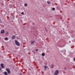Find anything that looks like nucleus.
Returning a JSON list of instances; mask_svg holds the SVG:
<instances>
[{
    "label": "nucleus",
    "mask_w": 75,
    "mask_h": 75,
    "mask_svg": "<svg viewBox=\"0 0 75 75\" xmlns=\"http://www.w3.org/2000/svg\"><path fill=\"white\" fill-rule=\"evenodd\" d=\"M15 44L17 46H20V43L17 41V40H16L15 41Z\"/></svg>",
    "instance_id": "f257e3e1"
},
{
    "label": "nucleus",
    "mask_w": 75,
    "mask_h": 75,
    "mask_svg": "<svg viewBox=\"0 0 75 75\" xmlns=\"http://www.w3.org/2000/svg\"><path fill=\"white\" fill-rule=\"evenodd\" d=\"M58 74H59V71L58 70H56L55 73L54 74V75H58Z\"/></svg>",
    "instance_id": "f03ea898"
},
{
    "label": "nucleus",
    "mask_w": 75,
    "mask_h": 75,
    "mask_svg": "<svg viewBox=\"0 0 75 75\" xmlns=\"http://www.w3.org/2000/svg\"><path fill=\"white\" fill-rule=\"evenodd\" d=\"M6 70L7 71L8 73L9 74H10V70L9 68H7Z\"/></svg>",
    "instance_id": "7ed1b4c3"
},
{
    "label": "nucleus",
    "mask_w": 75,
    "mask_h": 75,
    "mask_svg": "<svg viewBox=\"0 0 75 75\" xmlns=\"http://www.w3.org/2000/svg\"><path fill=\"white\" fill-rule=\"evenodd\" d=\"M11 38H12V40H14V39L15 38V35H13L12 36Z\"/></svg>",
    "instance_id": "20e7f679"
},
{
    "label": "nucleus",
    "mask_w": 75,
    "mask_h": 75,
    "mask_svg": "<svg viewBox=\"0 0 75 75\" xmlns=\"http://www.w3.org/2000/svg\"><path fill=\"white\" fill-rule=\"evenodd\" d=\"M1 34L2 33H4V30H2L1 31Z\"/></svg>",
    "instance_id": "39448f33"
},
{
    "label": "nucleus",
    "mask_w": 75,
    "mask_h": 75,
    "mask_svg": "<svg viewBox=\"0 0 75 75\" xmlns=\"http://www.w3.org/2000/svg\"><path fill=\"white\" fill-rule=\"evenodd\" d=\"M35 42V41L33 40L31 42V44H33Z\"/></svg>",
    "instance_id": "423d86ee"
},
{
    "label": "nucleus",
    "mask_w": 75,
    "mask_h": 75,
    "mask_svg": "<svg viewBox=\"0 0 75 75\" xmlns=\"http://www.w3.org/2000/svg\"><path fill=\"white\" fill-rule=\"evenodd\" d=\"M47 68V66L45 65L44 67V68H45V70L46 71L47 70V69H46V68Z\"/></svg>",
    "instance_id": "0eeeda50"
},
{
    "label": "nucleus",
    "mask_w": 75,
    "mask_h": 75,
    "mask_svg": "<svg viewBox=\"0 0 75 75\" xmlns=\"http://www.w3.org/2000/svg\"><path fill=\"white\" fill-rule=\"evenodd\" d=\"M1 68H4V65L3 64V63L1 64Z\"/></svg>",
    "instance_id": "6e6552de"
},
{
    "label": "nucleus",
    "mask_w": 75,
    "mask_h": 75,
    "mask_svg": "<svg viewBox=\"0 0 75 75\" xmlns=\"http://www.w3.org/2000/svg\"><path fill=\"white\" fill-rule=\"evenodd\" d=\"M61 52H65V50H63L61 51Z\"/></svg>",
    "instance_id": "1a4fd4ad"
},
{
    "label": "nucleus",
    "mask_w": 75,
    "mask_h": 75,
    "mask_svg": "<svg viewBox=\"0 0 75 75\" xmlns=\"http://www.w3.org/2000/svg\"><path fill=\"white\" fill-rule=\"evenodd\" d=\"M4 74L6 75H7V73L6 71H5L4 72Z\"/></svg>",
    "instance_id": "9d476101"
},
{
    "label": "nucleus",
    "mask_w": 75,
    "mask_h": 75,
    "mask_svg": "<svg viewBox=\"0 0 75 75\" xmlns=\"http://www.w3.org/2000/svg\"><path fill=\"white\" fill-rule=\"evenodd\" d=\"M42 56H43V57H44V56H45L44 53H42Z\"/></svg>",
    "instance_id": "9b49d317"
},
{
    "label": "nucleus",
    "mask_w": 75,
    "mask_h": 75,
    "mask_svg": "<svg viewBox=\"0 0 75 75\" xmlns=\"http://www.w3.org/2000/svg\"><path fill=\"white\" fill-rule=\"evenodd\" d=\"M5 40L6 41H7L8 40V38L6 37L5 38Z\"/></svg>",
    "instance_id": "f8f14e48"
},
{
    "label": "nucleus",
    "mask_w": 75,
    "mask_h": 75,
    "mask_svg": "<svg viewBox=\"0 0 75 75\" xmlns=\"http://www.w3.org/2000/svg\"><path fill=\"white\" fill-rule=\"evenodd\" d=\"M26 7V6H27V4H25V5H24Z\"/></svg>",
    "instance_id": "ddd939ff"
},
{
    "label": "nucleus",
    "mask_w": 75,
    "mask_h": 75,
    "mask_svg": "<svg viewBox=\"0 0 75 75\" xmlns=\"http://www.w3.org/2000/svg\"><path fill=\"white\" fill-rule=\"evenodd\" d=\"M52 67H51V68H54V65H51Z\"/></svg>",
    "instance_id": "4468645a"
},
{
    "label": "nucleus",
    "mask_w": 75,
    "mask_h": 75,
    "mask_svg": "<svg viewBox=\"0 0 75 75\" xmlns=\"http://www.w3.org/2000/svg\"><path fill=\"white\" fill-rule=\"evenodd\" d=\"M55 8H52V10H55Z\"/></svg>",
    "instance_id": "2eb2a0df"
},
{
    "label": "nucleus",
    "mask_w": 75,
    "mask_h": 75,
    "mask_svg": "<svg viewBox=\"0 0 75 75\" xmlns=\"http://www.w3.org/2000/svg\"><path fill=\"white\" fill-rule=\"evenodd\" d=\"M47 3H48V4H50V2L47 1Z\"/></svg>",
    "instance_id": "dca6fc26"
},
{
    "label": "nucleus",
    "mask_w": 75,
    "mask_h": 75,
    "mask_svg": "<svg viewBox=\"0 0 75 75\" xmlns=\"http://www.w3.org/2000/svg\"><path fill=\"white\" fill-rule=\"evenodd\" d=\"M21 14H22V15H23V14H24V12H22L21 13Z\"/></svg>",
    "instance_id": "f3484780"
},
{
    "label": "nucleus",
    "mask_w": 75,
    "mask_h": 75,
    "mask_svg": "<svg viewBox=\"0 0 75 75\" xmlns=\"http://www.w3.org/2000/svg\"><path fill=\"white\" fill-rule=\"evenodd\" d=\"M8 34V32H6V34H5V35H7V34Z\"/></svg>",
    "instance_id": "a211bd4d"
},
{
    "label": "nucleus",
    "mask_w": 75,
    "mask_h": 75,
    "mask_svg": "<svg viewBox=\"0 0 75 75\" xmlns=\"http://www.w3.org/2000/svg\"><path fill=\"white\" fill-rule=\"evenodd\" d=\"M36 51L37 52H38V49H36Z\"/></svg>",
    "instance_id": "6ab92c4d"
},
{
    "label": "nucleus",
    "mask_w": 75,
    "mask_h": 75,
    "mask_svg": "<svg viewBox=\"0 0 75 75\" xmlns=\"http://www.w3.org/2000/svg\"><path fill=\"white\" fill-rule=\"evenodd\" d=\"M64 69H67V68H66V67H65L64 68Z\"/></svg>",
    "instance_id": "aec40b11"
},
{
    "label": "nucleus",
    "mask_w": 75,
    "mask_h": 75,
    "mask_svg": "<svg viewBox=\"0 0 75 75\" xmlns=\"http://www.w3.org/2000/svg\"><path fill=\"white\" fill-rule=\"evenodd\" d=\"M74 61H75V58H74Z\"/></svg>",
    "instance_id": "412c9836"
},
{
    "label": "nucleus",
    "mask_w": 75,
    "mask_h": 75,
    "mask_svg": "<svg viewBox=\"0 0 75 75\" xmlns=\"http://www.w3.org/2000/svg\"><path fill=\"white\" fill-rule=\"evenodd\" d=\"M1 68H0V71H1Z\"/></svg>",
    "instance_id": "4be33fe9"
},
{
    "label": "nucleus",
    "mask_w": 75,
    "mask_h": 75,
    "mask_svg": "<svg viewBox=\"0 0 75 75\" xmlns=\"http://www.w3.org/2000/svg\"><path fill=\"white\" fill-rule=\"evenodd\" d=\"M46 31H47V28H46Z\"/></svg>",
    "instance_id": "5701e85b"
},
{
    "label": "nucleus",
    "mask_w": 75,
    "mask_h": 75,
    "mask_svg": "<svg viewBox=\"0 0 75 75\" xmlns=\"http://www.w3.org/2000/svg\"><path fill=\"white\" fill-rule=\"evenodd\" d=\"M20 75H22V74H21V73L20 74Z\"/></svg>",
    "instance_id": "b1692460"
},
{
    "label": "nucleus",
    "mask_w": 75,
    "mask_h": 75,
    "mask_svg": "<svg viewBox=\"0 0 75 75\" xmlns=\"http://www.w3.org/2000/svg\"><path fill=\"white\" fill-rule=\"evenodd\" d=\"M45 65H47V63L45 64Z\"/></svg>",
    "instance_id": "393cba45"
}]
</instances>
